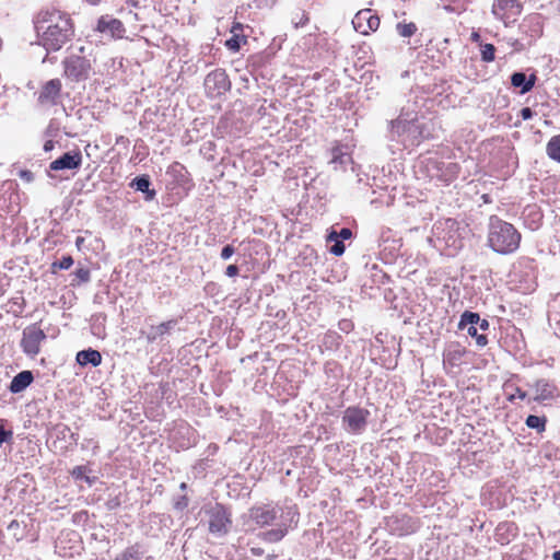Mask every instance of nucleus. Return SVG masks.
<instances>
[{
	"label": "nucleus",
	"instance_id": "obj_1",
	"mask_svg": "<svg viewBox=\"0 0 560 560\" xmlns=\"http://www.w3.org/2000/svg\"><path fill=\"white\" fill-rule=\"evenodd\" d=\"M36 31L40 44L47 50H59L73 35V25L68 14L58 10L39 13Z\"/></svg>",
	"mask_w": 560,
	"mask_h": 560
},
{
	"label": "nucleus",
	"instance_id": "obj_2",
	"mask_svg": "<svg viewBox=\"0 0 560 560\" xmlns=\"http://www.w3.org/2000/svg\"><path fill=\"white\" fill-rule=\"evenodd\" d=\"M521 242V234L511 224L498 217H491L489 221L488 244L499 254L514 253Z\"/></svg>",
	"mask_w": 560,
	"mask_h": 560
},
{
	"label": "nucleus",
	"instance_id": "obj_3",
	"mask_svg": "<svg viewBox=\"0 0 560 560\" xmlns=\"http://www.w3.org/2000/svg\"><path fill=\"white\" fill-rule=\"evenodd\" d=\"M45 331L39 327L38 324H31L26 326L22 331V338L20 346L24 354L28 358H35L40 352L42 342L46 339Z\"/></svg>",
	"mask_w": 560,
	"mask_h": 560
},
{
	"label": "nucleus",
	"instance_id": "obj_4",
	"mask_svg": "<svg viewBox=\"0 0 560 560\" xmlns=\"http://www.w3.org/2000/svg\"><path fill=\"white\" fill-rule=\"evenodd\" d=\"M249 518L259 526L272 524L276 520H283L287 516V510L278 505H257L249 510Z\"/></svg>",
	"mask_w": 560,
	"mask_h": 560
},
{
	"label": "nucleus",
	"instance_id": "obj_5",
	"mask_svg": "<svg viewBox=\"0 0 560 560\" xmlns=\"http://www.w3.org/2000/svg\"><path fill=\"white\" fill-rule=\"evenodd\" d=\"M491 12L505 26H509L521 15L522 4L517 0H494Z\"/></svg>",
	"mask_w": 560,
	"mask_h": 560
},
{
	"label": "nucleus",
	"instance_id": "obj_6",
	"mask_svg": "<svg viewBox=\"0 0 560 560\" xmlns=\"http://www.w3.org/2000/svg\"><path fill=\"white\" fill-rule=\"evenodd\" d=\"M206 513L209 515V532L218 537L224 536L229 532L231 520L228 515L226 510L215 504L206 509Z\"/></svg>",
	"mask_w": 560,
	"mask_h": 560
},
{
	"label": "nucleus",
	"instance_id": "obj_7",
	"mask_svg": "<svg viewBox=\"0 0 560 560\" xmlns=\"http://www.w3.org/2000/svg\"><path fill=\"white\" fill-rule=\"evenodd\" d=\"M392 132L398 137H405L404 141L413 143L418 139V126L416 125V116L410 114H401L396 120L390 122Z\"/></svg>",
	"mask_w": 560,
	"mask_h": 560
},
{
	"label": "nucleus",
	"instance_id": "obj_8",
	"mask_svg": "<svg viewBox=\"0 0 560 560\" xmlns=\"http://www.w3.org/2000/svg\"><path fill=\"white\" fill-rule=\"evenodd\" d=\"M369 416V410L358 407H349L343 412L342 422L347 431L359 434L364 431Z\"/></svg>",
	"mask_w": 560,
	"mask_h": 560
},
{
	"label": "nucleus",
	"instance_id": "obj_9",
	"mask_svg": "<svg viewBox=\"0 0 560 560\" xmlns=\"http://www.w3.org/2000/svg\"><path fill=\"white\" fill-rule=\"evenodd\" d=\"M230 88L229 77L222 69L210 72L205 79V89L211 97L225 93Z\"/></svg>",
	"mask_w": 560,
	"mask_h": 560
},
{
	"label": "nucleus",
	"instance_id": "obj_10",
	"mask_svg": "<svg viewBox=\"0 0 560 560\" xmlns=\"http://www.w3.org/2000/svg\"><path fill=\"white\" fill-rule=\"evenodd\" d=\"M65 74L74 80L81 81L88 78L91 65L81 56H71L63 61Z\"/></svg>",
	"mask_w": 560,
	"mask_h": 560
},
{
	"label": "nucleus",
	"instance_id": "obj_11",
	"mask_svg": "<svg viewBox=\"0 0 560 560\" xmlns=\"http://www.w3.org/2000/svg\"><path fill=\"white\" fill-rule=\"evenodd\" d=\"M61 81L51 79L47 81L38 93L37 101L42 106H54L58 104L61 94Z\"/></svg>",
	"mask_w": 560,
	"mask_h": 560
},
{
	"label": "nucleus",
	"instance_id": "obj_12",
	"mask_svg": "<svg viewBox=\"0 0 560 560\" xmlns=\"http://www.w3.org/2000/svg\"><path fill=\"white\" fill-rule=\"evenodd\" d=\"M480 322V316L477 313L465 312L459 322V328L463 329L467 327V334L476 338V342L479 347H485L488 342V339L485 335L478 334V323Z\"/></svg>",
	"mask_w": 560,
	"mask_h": 560
},
{
	"label": "nucleus",
	"instance_id": "obj_13",
	"mask_svg": "<svg viewBox=\"0 0 560 560\" xmlns=\"http://www.w3.org/2000/svg\"><path fill=\"white\" fill-rule=\"evenodd\" d=\"M354 28L361 34H368L369 32H374L380 26V19L376 15L371 13V10H362L359 11L353 21Z\"/></svg>",
	"mask_w": 560,
	"mask_h": 560
},
{
	"label": "nucleus",
	"instance_id": "obj_14",
	"mask_svg": "<svg viewBox=\"0 0 560 560\" xmlns=\"http://www.w3.org/2000/svg\"><path fill=\"white\" fill-rule=\"evenodd\" d=\"M287 516L283 520H280L278 523V528L271 529L265 533V539L270 542L279 541L284 537L288 532V527L291 526L292 523H296L295 516L296 512L293 508H287Z\"/></svg>",
	"mask_w": 560,
	"mask_h": 560
},
{
	"label": "nucleus",
	"instance_id": "obj_15",
	"mask_svg": "<svg viewBox=\"0 0 560 560\" xmlns=\"http://www.w3.org/2000/svg\"><path fill=\"white\" fill-rule=\"evenodd\" d=\"M96 31L109 35L113 38H121L125 33L124 24L108 15L100 18L96 25Z\"/></svg>",
	"mask_w": 560,
	"mask_h": 560
},
{
	"label": "nucleus",
	"instance_id": "obj_16",
	"mask_svg": "<svg viewBox=\"0 0 560 560\" xmlns=\"http://www.w3.org/2000/svg\"><path fill=\"white\" fill-rule=\"evenodd\" d=\"M466 351L459 343H450L443 353V365L445 370L457 368L462 364Z\"/></svg>",
	"mask_w": 560,
	"mask_h": 560
},
{
	"label": "nucleus",
	"instance_id": "obj_17",
	"mask_svg": "<svg viewBox=\"0 0 560 560\" xmlns=\"http://www.w3.org/2000/svg\"><path fill=\"white\" fill-rule=\"evenodd\" d=\"M82 163V155L80 152H67L60 158L52 161L49 165L52 171L74 170L79 168Z\"/></svg>",
	"mask_w": 560,
	"mask_h": 560
},
{
	"label": "nucleus",
	"instance_id": "obj_18",
	"mask_svg": "<svg viewBox=\"0 0 560 560\" xmlns=\"http://www.w3.org/2000/svg\"><path fill=\"white\" fill-rule=\"evenodd\" d=\"M533 388L535 390V396L533 397L535 401L542 402L556 397L557 386L547 380L536 381Z\"/></svg>",
	"mask_w": 560,
	"mask_h": 560
},
{
	"label": "nucleus",
	"instance_id": "obj_19",
	"mask_svg": "<svg viewBox=\"0 0 560 560\" xmlns=\"http://www.w3.org/2000/svg\"><path fill=\"white\" fill-rule=\"evenodd\" d=\"M177 325L176 319H171L164 323H161L156 326H151L149 331L145 334V338L148 342H154L158 339L162 338L164 335L171 332L172 329Z\"/></svg>",
	"mask_w": 560,
	"mask_h": 560
},
{
	"label": "nucleus",
	"instance_id": "obj_20",
	"mask_svg": "<svg viewBox=\"0 0 560 560\" xmlns=\"http://www.w3.org/2000/svg\"><path fill=\"white\" fill-rule=\"evenodd\" d=\"M535 82V74H532L529 78H527L523 72H514L511 77V84L514 88H520L522 94L529 92L534 88Z\"/></svg>",
	"mask_w": 560,
	"mask_h": 560
},
{
	"label": "nucleus",
	"instance_id": "obj_21",
	"mask_svg": "<svg viewBox=\"0 0 560 560\" xmlns=\"http://www.w3.org/2000/svg\"><path fill=\"white\" fill-rule=\"evenodd\" d=\"M32 382H33L32 372L31 371H22L13 377L9 389L11 393H14V394L21 393L26 387H28Z\"/></svg>",
	"mask_w": 560,
	"mask_h": 560
},
{
	"label": "nucleus",
	"instance_id": "obj_22",
	"mask_svg": "<svg viewBox=\"0 0 560 560\" xmlns=\"http://www.w3.org/2000/svg\"><path fill=\"white\" fill-rule=\"evenodd\" d=\"M77 362L82 366L88 365V364L97 366L102 362V355L97 350H93V349L82 350L77 353Z\"/></svg>",
	"mask_w": 560,
	"mask_h": 560
},
{
	"label": "nucleus",
	"instance_id": "obj_23",
	"mask_svg": "<svg viewBox=\"0 0 560 560\" xmlns=\"http://www.w3.org/2000/svg\"><path fill=\"white\" fill-rule=\"evenodd\" d=\"M150 178L148 175H142L136 177L131 182V187H133L136 190L144 192L145 194V200H152L155 197V190L150 189Z\"/></svg>",
	"mask_w": 560,
	"mask_h": 560
},
{
	"label": "nucleus",
	"instance_id": "obj_24",
	"mask_svg": "<svg viewBox=\"0 0 560 560\" xmlns=\"http://www.w3.org/2000/svg\"><path fill=\"white\" fill-rule=\"evenodd\" d=\"M143 556V551L139 544L132 545L125 549L121 553L116 557V560H140Z\"/></svg>",
	"mask_w": 560,
	"mask_h": 560
},
{
	"label": "nucleus",
	"instance_id": "obj_25",
	"mask_svg": "<svg viewBox=\"0 0 560 560\" xmlns=\"http://www.w3.org/2000/svg\"><path fill=\"white\" fill-rule=\"evenodd\" d=\"M546 151L548 156L560 163V135L553 136L547 143Z\"/></svg>",
	"mask_w": 560,
	"mask_h": 560
},
{
	"label": "nucleus",
	"instance_id": "obj_26",
	"mask_svg": "<svg viewBox=\"0 0 560 560\" xmlns=\"http://www.w3.org/2000/svg\"><path fill=\"white\" fill-rule=\"evenodd\" d=\"M327 242H334V245L330 247V253L340 256L345 253V245L339 240V235L336 231H331L327 236Z\"/></svg>",
	"mask_w": 560,
	"mask_h": 560
},
{
	"label": "nucleus",
	"instance_id": "obj_27",
	"mask_svg": "<svg viewBox=\"0 0 560 560\" xmlns=\"http://www.w3.org/2000/svg\"><path fill=\"white\" fill-rule=\"evenodd\" d=\"M547 419L545 417H538L530 415L526 419V425L530 429H535L537 432H544L546 430Z\"/></svg>",
	"mask_w": 560,
	"mask_h": 560
},
{
	"label": "nucleus",
	"instance_id": "obj_28",
	"mask_svg": "<svg viewBox=\"0 0 560 560\" xmlns=\"http://www.w3.org/2000/svg\"><path fill=\"white\" fill-rule=\"evenodd\" d=\"M444 3V10L447 12H459L465 10V5L469 0H441Z\"/></svg>",
	"mask_w": 560,
	"mask_h": 560
},
{
	"label": "nucleus",
	"instance_id": "obj_29",
	"mask_svg": "<svg viewBox=\"0 0 560 560\" xmlns=\"http://www.w3.org/2000/svg\"><path fill=\"white\" fill-rule=\"evenodd\" d=\"M396 30L401 37H411L417 32V26L415 23H398Z\"/></svg>",
	"mask_w": 560,
	"mask_h": 560
},
{
	"label": "nucleus",
	"instance_id": "obj_30",
	"mask_svg": "<svg viewBox=\"0 0 560 560\" xmlns=\"http://www.w3.org/2000/svg\"><path fill=\"white\" fill-rule=\"evenodd\" d=\"M494 46L492 44H486L481 49L482 60L486 62H491L494 60Z\"/></svg>",
	"mask_w": 560,
	"mask_h": 560
},
{
	"label": "nucleus",
	"instance_id": "obj_31",
	"mask_svg": "<svg viewBox=\"0 0 560 560\" xmlns=\"http://www.w3.org/2000/svg\"><path fill=\"white\" fill-rule=\"evenodd\" d=\"M331 154L332 158L330 163L332 164H346L350 160V158L347 154H343L338 148L334 149Z\"/></svg>",
	"mask_w": 560,
	"mask_h": 560
},
{
	"label": "nucleus",
	"instance_id": "obj_32",
	"mask_svg": "<svg viewBox=\"0 0 560 560\" xmlns=\"http://www.w3.org/2000/svg\"><path fill=\"white\" fill-rule=\"evenodd\" d=\"M241 40L245 42V38H241L238 34H233V36L226 40L225 45L229 49L237 51L241 47Z\"/></svg>",
	"mask_w": 560,
	"mask_h": 560
},
{
	"label": "nucleus",
	"instance_id": "obj_33",
	"mask_svg": "<svg viewBox=\"0 0 560 560\" xmlns=\"http://www.w3.org/2000/svg\"><path fill=\"white\" fill-rule=\"evenodd\" d=\"M73 265V259L71 256H63L60 260L55 261L52 264L54 268H58L61 270H67Z\"/></svg>",
	"mask_w": 560,
	"mask_h": 560
},
{
	"label": "nucleus",
	"instance_id": "obj_34",
	"mask_svg": "<svg viewBox=\"0 0 560 560\" xmlns=\"http://www.w3.org/2000/svg\"><path fill=\"white\" fill-rule=\"evenodd\" d=\"M11 435H12V432L5 431L3 421L0 420V445H2V443H4L9 438H11Z\"/></svg>",
	"mask_w": 560,
	"mask_h": 560
},
{
	"label": "nucleus",
	"instance_id": "obj_35",
	"mask_svg": "<svg viewBox=\"0 0 560 560\" xmlns=\"http://www.w3.org/2000/svg\"><path fill=\"white\" fill-rule=\"evenodd\" d=\"M234 252H235V249L233 246L226 245L222 248L221 258L226 260L234 254Z\"/></svg>",
	"mask_w": 560,
	"mask_h": 560
},
{
	"label": "nucleus",
	"instance_id": "obj_36",
	"mask_svg": "<svg viewBox=\"0 0 560 560\" xmlns=\"http://www.w3.org/2000/svg\"><path fill=\"white\" fill-rule=\"evenodd\" d=\"M527 397V394L526 392L522 390L521 388L516 387L515 388V393L514 394H511L509 396V400L510 401H513L515 398H520V399H525Z\"/></svg>",
	"mask_w": 560,
	"mask_h": 560
},
{
	"label": "nucleus",
	"instance_id": "obj_37",
	"mask_svg": "<svg viewBox=\"0 0 560 560\" xmlns=\"http://www.w3.org/2000/svg\"><path fill=\"white\" fill-rule=\"evenodd\" d=\"M77 277L83 282H88L90 280V271L88 269L80 268L77 270Z\"/></svg>",
	"mask_w": 560,
	"mask_h": 560
},
{
	"label": "nucleus",
	"instance_id": "obj_38",
	"mask_svg": "<svg viewBox=\"0 0 560 560\" xmlns=\"http://www.w3.org/2000/svg\"><path fill=\"white\" fill-rule=\"evenodd\" d=\"M85 474V467L84 466H77L73 468L72 470V476L80 479V478H84Z\"/></svg>",
	"mask_w": 560,
	"mask_h": 560
},
{
	"label": "nucleus",
	"instance_id": "obj_39",
	"mask_svg": "<svg viewBox=\"0 0 560 560\" xmlns=\"http://www.w3.org/2000/svg\"><path fill=\"white\" fill-rule=\"evenodd\" d=\"M238 273V267L236 265H230L226 267L225 275L228 277H235Z\"/></svg>",
	"mask_w": 560,
	"mask_h": 560
},
{
	"label": "nucleus",
	"instance_id": "obj_40",
	"mask_svg": "<svg viewBox=\"0 0 560 560\" xmlns=\"http://www.w3.org/2000/svg\"><path fill=\"white\" fill-rule=\"evenodd\" d=\"M534 113L533 110L529 108V107H524L521 109V117L524 119V120H528L533 117Z\"/></svg>",
	"mask_w": 560,
	"mask_h": 560
},
{
	"label": "nucleus",
	"instance_id": "obj_41",
	"mask_svg": "<svg viewBox=\"0 0 560 560\" xmlns=\"http://www.w3.org/2000/svg\"><path fill=\"white\" fill-rule=\"evenodd\" d=\"M339 235V238H342V240H348L351 237L352 235V232L350 229H347V228H343L340 230V232L338 233Z\"/></svg>",
	"mask_w": 560,
	"mask_h": 560
},
{
	"label": "nucleus",
	"instance_id": "obj_42",
	"mask_svg": "<svg viewBox=\"0 0 560 560\" xmlns=\"http://www.w3.org/2000/svg\"><path fill=\"white\" fill-rule=\"evenodd\" d=\"M21 178L25 179L26 182L33 180V174L28 171L21 172Z\"/></svg>",
	"mask_w": 560,
	"mask_h": 560
},
{
	"label": "nucleus",
	"instance_id": "obj_43",
	"mask_svg": "<svg viewBox=\"0 0 560 560\" xmlns=\"http://www.w3.org/2000/svg\"><path fill=\"white\" fill-rule=\"evenodd\" d=\"M308 21L307 16H305L304 13L301 14V18L298 19V22H294L295 24V27L300 26V25H304L306 22Z\"/></svg>",
	"mask_w": 560,
	"mask_h": 560
},
{
	"label": "nucleus",
	"instance_id": "obj_44",
	"mask_svg": "<svg viewBox=\"0 0 560 560\" xmlns=\"http://www.w3.org/2000/svg\"><path fill=\"white\" fill-rule=\"evenodd\" d=\"M477 325L481 330H487L489 328V323L486 319L480 318V322Z\"/></svg>",
	"mask_w": 560,
	"mask_h": 560
},
{
	"label": "nucleus",
	"instance_id": "obj_45",
	"mask_svg": "<svg viewBox=\"0 0 560 560\" xmlns=\"http://www.w3.org/2000/svg\"><path fill=\"white\" fill-rule=\"evenodd\" d=\"M242 27H243V26H242V24H241V23H235V24L232 26L231 32H232L233 34H237V32H238V31H242Z\"/></svg>",
	"mask_w": 560,
	"mask_h": 560
},
{
	"label": "nucleus",
	"instance_id": "obj_46",
	"mask_svg": "<svg viewBox=\"0 0 560 560\" xmlns=\"http://www.w3.org/2000/svg\"><path fill=\"white\" fill-rule=\"evenodd\" d=\"M84 243V238L81 236H78L75 240V245L78 248H81L82 244Z\"/></svg>",
	"mask_w": 560,
	"mask_h": 560
},
{
	"label": "nucleus",
	"instance_id": "obj_47",
	"mask_svg": "<svg viewBox=\"0 0 560 560\" xmlns=\"http://www.w3.org/2000/svg\"><path fill=\"white\" fill-rule=\"evenodd\" d=\"M176 506H177L178 509H184V508H186V506H187V501H186V499H183V501L177 502Z\"/></svg>",
	"mask_w": 560,
	"mask_h": 560
},
{
	"label": "nucleus",
	"instance_id": "obj_48",
	"mask_svg": "<svg viewBox=\"0 0 560 560\" xmlns=\"http://www.w3.org/2000/svg\"><path fill=\"white\" fill-rule=\"evenodd\" d=\"M128 4L132 7H139L140 0H126Z\"/></svg>",
	"mask_w": 560,
	"mask_h": 560
},
{
	"label": "nucleus",
	"instance_id": "obj_49",
	"mask_svg": "<svg viewBox=\"0 0 560 560\" xmlns=\"http://www.w3.org/2000/svg\"><path fill=\"white\" fill-rule=\"evenodd\" d=\"M85 2H88L89 4L91 5H96L98 4L102 0H84Z\"/></svg>",
	"mask_w": 560,
	"mask_h": 560
},
{
	"label": "nucleus",
	"instance_id": "obj_50",
	"mask_svg": "<svg viewBox=\"0 0 560 560\" xmlns=\"http://www.w3.org/2000/svg\"><path fill=\"white\" fill-rule=\"evenodd\" d=\"M51 148H52V142H51V141H47V142L45 143V145H44V149H45L46 151L50 150Z\"/></svg>",
	"mask_w": 560,
	"mask_h": 560
},
{
	"label": "nucleus",
	"instance_id": "obj_51",
	"mask_svg": "<svg viewBox=\"0 0 560 560\" xmlns=\"http://www.w3.org/2000/svg\"><path fill=\"white\" fill-rule=\"evenodd\" d=\"M552 559H553V560H560V550L555 551V552L552 553Z\"/></svg>",
	"mask_w": 560,
	"mask_h": 560
},
{
	"label": "nucleus",
	"instance_id": "obj_52",
	"mask_svg": "<svg viewBox=\"0 0 560 560\" xmlns=\"http://www.w3.org/2000/svg\"><path fill=\"white\" fill-rule=\"evenodd\" d=\"M472 38H474V40H477L479 38V35L477 33H474Z\"/></svg>",
	"mask_w": 560,
	"mask_h": 560
},
{
	"label": "nucleus",
	"instance_id": "obj_53",
	"mask_svg": "<svg viewBox=\"0 0 560 560\" xmlns=\"http://www.w3.org/2000/svg\"><path fill=\"white\" fill-rule=\"evenodd\" d=\"M180 488H182V489H185V488H186V483H184V482H183V483L180 485Z\"/></svg>",
	"mask_w": 560,
	"mask_h": 560
}]
</instances>
